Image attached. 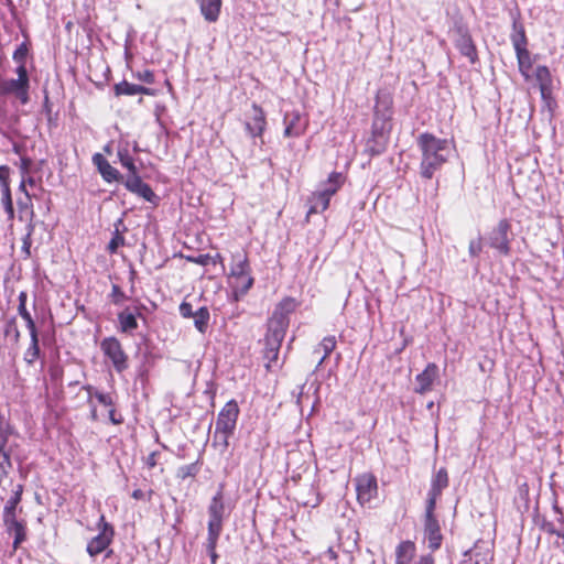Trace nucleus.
<instances>
[{
  "instance_id": "obj_17",
  "label": "nucleus",
  "mask_w": 564,
  "mask_h": 564,
  "mask_svg": "<svg viewBox=\"0 0 564 564\" xmlns=\"http://www.w3.org/2000/svg\"><path fill=\"white\" fill-rule=\"evenodd\" d=\"M438 377V367L434 362H430L425 369L415 377V381L417 383L415 388V392L420 394H425L426 392L432 390V386L436 378Z\"/></svg>"
},
{
  "instance_id": "obj_62",
  "label": "nucleus",
  "mask_w": 564,
  "mask_h": 564,
  "mask_svg": "<svg viewBox=\"0 0 564 564\" xmlns=\"http://www.w3.org/2000/svg\"><path fill=\"white\" fill-rule=\"evenodd\" d=\"M91 410H90V416H91V420L93 421H97L98 419V415H97V410H96V405L93 404L90 405Z\"/></svg>"
},
{
  "instance_id": "obj_41",
  "label": "nucleus",
  "mask_w": 564,
  "mask_h": 564,
  "mask_svg": "<svg viewBox=\"0 0 564 564\" xmlns=\"http://www.w3.org/2000/svg\"><path fill=\"white\" fill-rule=\"evenodd\" d=\"M40 357V346L30 345L24 352V360L32 365Z\"/></svg>"
},
{
  "instance_id": "obj_64",
  "label": "nucleus",
  "mask_w": 564,
  "mask_h": 564,
  "mask_svg": "<svg viewBox=\"0 0 564 564\" xmlns=\"http://www.w3.org/2000/svg\"><path fill=\"white\" fill-rule=\"evenodd\" d=\"M220 260H221L220 254H216L215 257H213V260L210 261V263L215 264L217 261H220Z\"/></svg>"
},
{
  "instance_id": "obj_42",
  "label": "nucleus",
  "mask_w": 564,
  "mask_h": 564,
  "mask_svg": "<svg viewBox=\"0 0 564 564\" xmlns=\"http://www.w3.org/2000/svg\"><path fill=\"white\" fill-rule=\"evenodd\" d=\"M26 300H28L26 292H24V291L20 292L19 296H18V301H19L18 313L21 317L31 315V313L26 308Z\"/></svg>"
},
{
  "instance_id": "obj_29",
  "label": "nucleus",
  "mask_w": 564,
  "mask_h": 564,
  "mask_svg": "<svg viewBox=\"0 0 564 564\" xmlns=\"http://www.w3.org/2000/svg\"><path fill=\"white\" fill-rule=\"evenodd\" d=\"M9 534H13V549L17 550L26 539V527L23 521L14 523L7 528Z\"/></svg>"
},
{
  "instance_id": "obj_60",
  "label": "nucleus",
  "mask_w": 564,
  "mask_h": 564,
  "mask_svg": "<svg viewBox=\"0 0 564 564\" xmlns=\"http://www.w3.org/2000/svg\"><path fill=\"white\" fill-rule=\"evenodd\" d=\"M144 496L143 491L141 489H135L133 492H132V497L134 499H142Z\"/></svg>"
},
{
  "instance_id": "obj_16",
  "label": "nucleus",
  "mask_w": 564,
  "mask_h": 564,
  "mask_svg": "<svg viewBox=\"0 0 564 564\" xmlns=\"http://www.w3.org/2000/svg\"><path fill=\"white\" fill-rule=\"evenodd\" d=\"M284 135L296 138L302 135L307 128V120L299 111H292L284 116Z\"/></svg>"
},
{
  "instance_id": "obj_12",
  "label": "nucleus",
  "mask_w": 564,
  "mask_h": 564,
  "mask_svg": "<svg viewBox=\"0 0 564 564\" xmlns=\"http://www.w3.org/2000/svg\"><path fill=\"white\" fill-rule=\"evenodd\" d=\"M356 491L361 505L370 502L378 492L377 479L372 474H362L356 478Z\"/></svg>"
},
{
  "instance_id": "obj_5",
  "label": "nucleus",
  "mask_w": 564,
  "mask_h": 564,
  "mask_svg": "<svg viewBox=\"0 0 564 564\" xmlns=\"http://www.w3.org/2000/svg\"><path fill=\"white\" fill-rule=\"evenodd\" d=\"M285 322L283 319H269L268 332L264 338V358L268 360L267 367H271V362L278 360L279 350L284 339Z\"/></svg>"
},
{
  "instance_id": "obj_63",
  "label": "nucleus",
  "mask_w": 564,
  "mask_h": 564,
  "mask_svg": "<svg viewBox=\"0 0 564 564\" xmlns=\"http://www.w3.org/2000/svg\"><path fill=\"white\" fill-rule=\"evenodd\" d=\"M31 186L33 187L35 185V180L34 177L30 176V175H26V186Z\"/></svg>"
},
{
  "instance_id": "obj_54",
  "label": "nucleus",
  "mask_w": 564,
  "mask_h": 564,
  "mask_svg": "<svg viewBox=\"0 0 564 564\" xmlns=\"http://www.w3.org/2000/svg\"><path fill=\"white\" fill-rule=\"evenodd\" d=\"M109 408V420L112 424H121L123 422V419L120 414H117L116 410L113 406H108Z\"/></svg>"
},
{
  "instance_id": "obj_15",
  "label": "nucleus",
  "mask_w": 564,
  "mask_h": 564,
  "mask_svg": "<svg viewBox=\"0 0 564 564\" xmlns=\"http://www.w3.org/2000/svg\"><path fill=\"white\" fill-rule=\"evenodd\" d=\"M124 186L131 193L137 194L142 197L147 202L153 203L156 198V195L152 191V188L144 183L141 177L138 175V172H133V174H128Z\"/></svg>"
},
{
  "instance_id": "obj_61",
  "label": "nucleus",
  "mask_w": 564,
  "mask_h": 564,
  "mask_svg": "<svg viewBox=\"0 0 564 564\" xmlns=\"http://www.w3.org/2000/svg\"><path fill=\"white\" fill-rule=\"evenodd\" d=\"M303 399H304V386L301 387V390L297 394V404H302L303 403Z\"/></svg>"
},
{
  "instance_id": "obj_58",
  "label": "nucleus",
  "mask_w": 564,
  "mask_h": 564,
  "mask_svg": "<svg viewBox=\"0 0 564 564\" xmlns=\"http://www.w3.org/2000/svg\"><path fill=\"white\" fill-rule=\"evenodd\" d=\"M31 343L30 345L40 346L39 333H30Z\"/></svg>"
},
{
  "instance_id": "obj_26",
  "label": "nucleus",
  "mask_w": 564,
  "mask_h": 564,
  "mask_svg": "<svg viewBox=\"0 0 564 564\" xmlns=\"http://www.w3.org/2000/svg\"><path fill=\"white\" fill-rule=\"evenodd\" d=\"M115 94L117 96H134V95H150L151 90L144 86L130 84L126 80L115 85Z\"/></svg>"
},
{
  "instance_id": "obj_3",
  "label": "nucleus",
  "mask_w": 564,
  "mask_h": 564,
  "mask_svg": "<svg viewBox=\"0 0 564 564\" xmlns=\"http://www.w3.org/2000/svg\"><path fill=\"white\" fill-rule=\"evenodd\" d=\"M223 489L224 486L221 485L210 499V502L207 507V534L220 535L223 532L224 522L230 514V509L225 503Z\"/></svg>"
},
{
  "instance_id": "obj_25",
  "label": "nucleus",
  "mask_w": 564,
  "mask_h": 564,
  "mask_svg": "<svg viewBox=\"0 0 564 564\" xmlns=\"http://www.w3.org/2000/svg\"><path fill=\"white\" fill-rule=\"evenodd\" d=\"M535 79L539 84L542 97L546 98L551 94L552 89V76L550 69L543 65L538 66L535 69Z\"/></svg>"
},
{
  "instance_id": "obj_47",
  "label": "nucleus",
  "mask_w": 564,
  "mask_h": 564,
  "mask_svg": "<svg viewBox=\"0 0 564 564\" xmlns=\"http://www.w3.org/2000/svg\"><path fill=\"white\" fill-rule=\"evenodd\" d=\"M15 511L17 510L3 509V522H4L6 528L20 522V520H18V518H17Z\"/></svg>"
},
{
  "instance_id": "obj_23",
  "label": "nucleus",
  "mask_w": 564,
  "mask_h": 564,
  "mask_svg": "<svg viewBox=\"0 0 564 564\" xmlns=\"http://www.w3.org/2000/svg\"><path fill=\"white\" fill-rule=\"evenodd\" d=\"M138 328L135 315L128 308L118 314V330L123 334L132 335Z\"/></svg>"
},
{
  "instance_id": "obj_2",
  "label": "nucleus",
  "mask_w": 564,
  "mask_h": 564,
  "mask_svg": "<svg viewBox=\"0 0 564 564\" xmlns=\"http://www.w3.org/2000/svg\"><path fill=\"white\" fill-rule=\"evenodd\" d=\"M229 280L237 300L243 296L253 285V278L250 274V265L246 253L237 252L232 254Z\"/></svg>"
},
{
  "instance_id": "obj_4",
  "label": "nucleus",
  "mask_w": 564,
  "mask_h": 564,
  "mask_svg": "<svg viewBox=\"0 0 564 564\" xmlns=\"http://www.w3.org/2000/svg\"><path fill=\"white\" fill-rule=\"evenodd\" d=\"M18 78L0 79V95L14 96L22 105L29 102L30 79L26 66L15 68Z\"/></svg>"
},
{
  "instance_id": "obj_53",
  "label": "nucleus",
  "mask_w": 564,
  "mask_h": 564,
  "mask_svg": "<svg viewBox=\"0 0 564 564\" xmlns=\"http://www.w3.org/2000/svg\"><path fill=\"white\" fill-rule=\"evenodd\" d=\"M189 260L200 265H207L213 260V257L210 254H199L195 258H189Z\"/></svg>"
},
{
  "instance_id": "obj_31",
  "label": "nucleus",
  "mask_w": 564,
  "mask_h": 564,
  "mask_svg": "<svg viewBox=\"0 0 564 564\" xmlns=\"http://www.w3.org/2000/svg\"><path fill=\"white\" fill-rule=\"evenodd\" d=\"M209 311L207 307L203 306L200 308H198L195 314H194V325L196 327V329L204 334L208 327V322H209Z\"/></svg>"
},
{
  "instance_id": "obj_21",
  "label": "nucleus",
  "mask_w": 564,
  "mask_h": 564,
  "mask_svg": "<svg viewBox=\"0 0 564 564\" xmlns=\"http://www.w3.org/2000/svg\"><path fill=\"white\" fill-rule=\"evenodd\" d=\"M330 197L324 194L321 189H316L307 199L308 212L307 216L312 214H319L325 212L329 206Z\"/></svg>"
},
{
  "instance_id": "obj_35",
  "label": "nucleus",
  "mask_w": 564,
  "mask_h": 564,
  "mask_svg": "<svg viewBox=\"0 0 564 564\" xmlns=\"http://www.w3.org/2000/svg\"><path fill=\"white\" fill-rule=\"evenodd\" d=\"M12 468L11 463V451L8 448V445L2 446V451L0 449V470L3 476H7Z\"/></svg>"
},
{
  "instance_id": "obj_13",
  "label": "nucleus",
  "mask_w": 564,
  "mask_h": 564,
  "mask_svg": "<svg viewBox=\"0 0 564 564\" xmlns=\"http://www.w3.org/2000/svg\"><path fill=\"white\" fill-rule=\"evenodd\" d=\"M448 486V474L445 468H440L431 480V488L427 492L426 508L435 509L437 499L442 491Z\"/></svg>"
},
{
  "instance_id": "obj_18",
  "label": "nucleus",
  "mask_w": 564,
  "mask_h": 564,
  "mask_svg": "<svg viewBox=\"0 0 564 564\" xmlns=\"http://www.w3.org/2000/svg\"><path fill=\"white\" fill-rule=\"evenodd\" d=\"M198 4L200 14L204 20L208 23H215L218 21L223 0H195Z\"/></svg>"
},
{
  "instance_id": "obj_7",
  "label": "nucleus",
  "mask_w": 564,
  "mask_h": 564,
  "mask_svg": "<svg viewBox=\"0 0 564 564\" xmlns=\"http://www.w3.org/2000/svg\"><path fill=\"white\" fill-rule=\"evenodd\" d=\"M100 349L111 361L116 371L122 372L128 368V356L118 338L113 336L104 338L100 343Z\"/></svg>"
},
{
  "instance_id": "obj_56",
  "label": "nucleus",
  "mask_w": 564,
  "mask_h": 564,
  "mask_svg": "<svg viewBox=\"0 0 564 564\" xmlns=\"http://www.w3.org/2000/svg\"><path fill=\"white\" fill-rule=\"evenodd\" d=\"M22 318H23V321L26 324V328L29 329V333L37 332L36 326H35V322H34V319L32 318L31 315H28V316L22 317Z\"/></svg>"
},
{
  "instance_id": "obj_11",
  "label": "nucleus",
  "mask_w": 564,
  "mask_h": 564,
  "mask_svg": "<svg viewBox=\"0 0 564 564\" xmlns=\"http://www.w3.org/2000/svg\"><path fill=\"white\" fill-rule=\"evenodd\" d=\"M435 509H429L425 507L424 516V541L427 542V546L431 551H436L441 547L443 535L438 520L434 514Z\"/></svg>"
},
{
  "instance_id": "obj_38",
  "label": "nucleus",
  "mask_w": 564,
  "mask_h": 564,
  "mask_svg": "<svg viewBox=\"0 0 564 564\" xmlns=\"http://www.w3.org/2000/svg\"><path fill=\"white\" fill-rule=\"evenodd\" d=\"M220 535L207 534L206 538V550L210 556L212 564H216L218 555L216 553L217 543Z\"/></svg>"
},
{
  "instance_id": "obj_32",
  "label": "nucleus",
  "mask_w": 564,
  "mask_h": 564,
  "mask_svg": "<svg viewBox=\"0 0 564 564\" xmlns=\"http://www.w3.org/2000/svg\"><path fill=\"white\" fill-rule=\"evenodd\" d=\"M1 205L4 208V212L8 216V220L14 219V208L11 195V188L1 189Z\"/></svg>"
},
{
  "instance_id": "obj_10",
  "label": "nucleus",
  "mask_w": 564,
  "mask_h": 564,
  "mask_svg": "<svg viewBox=\"0 0 564 564\" xmlns=\"http://www.w3.org/2000/svg\"><path fill=\"white\" fill-rule=\"evenodd\" d=\"M415 544L412 541H403L395 549V564H434L431 554H423L416 557Z\"/></svg>"
},
{
  "instance_id": "obj_45",
  "label": "nucleus",
  "mask_w": 564,
  "mask_h": 564,
  "mask_svg": "<svg viewBox=\"0 0 564 564\" xmlns=\"http://www.w3.org/2000/svg\"><path fill=\"white\" fill-rule=\"evenodd\" d=\"M0 187L10 188V167L7 165H0Z\"/></svg>"
},
{
  "instance_id": "obj_55",
  "label": "nucleus",
  "mask_w": 564,
  "mask_h": 564,
  "mask_svg": "<svg viewBox=\"0 0 564 564\" xmlns=\"http://www.w3.org/2000/svg\"><path fill=\"white\" fill-rule=\"evenodd\" d=\"M158 456H159V453L158 452H152L148 455V457L145 458V465L149 467V468H154L158 464Z\"/></svg>"
},
{
  "instance_id": "obj_36",
  "label": "nucleus",
  "mask_w": 564,
  "mask_h": 564,
  "mask_svg": "<svg viewBox=\"0 0 564 564\" xmlns=\"http://www.w3.org/2000/svg\"><path fill=\"white\" fill-rule=\"evenodd\" d=\"M118 159L119 162L123 167H126L129 171V174H133V172H138L137 167L134 165L133 159L129 154V151L127 149H119L118 150Z\"/></svg>"
},
{
  "instance_id": "obj_28",
  "label": "nucleus",
  "mask_w": 564,
  "mask_h": 564,
  "mask_svg": "<svg viewBox=\"0 0 564 564\" xmlns=\"http://www.w3.org/2000/svg\"><path fill=\"white\" fill-rule=\"evenodd\" d=\"M336 347V338L335 336H327L324 337L323 340L318 344L317 347L314 349V354H321L323 352V356L318 360L317 368L322 366L324 360L332 354V351Z\"/></svg>"
},
{
  "instance_id": "obj_30",
  "label": "nucleus",
  "mask_w": 564,
  "mask_h": 564,
  "mask_svg": "<svg viewBox=\"0 0 564 564\" xmlns=\"http://www.w3.org/2000/svg\"><path fill=\"white\" fill-rule=\"evenodd\" d=\"M519 72L521 75L528 79L530 77V69L532 66L530 52L528 50H522L516 52Z\"/></svg>"
},
{
  "instance_id": "obj_39",
  "label": "nucleus",
  "mask_w": 564,
  "mask_h": 564,
  "mask_svg": "<svg viewBox=\"0 0 564 564\" xmlns=\"http://www.w3.org/2000/svg\"><path fill=\"white\" fill-rule=\"evenodd\" d=\"M29 48L25 43H21L13 53V61L18 64L17 67L25 66Z\"/></svg>"
},
{
  "instance_id": "obj_44",
  "label": "nucleus",
  "mask_w": 564,
  "mask_h": 564,
  "mask_svg": "<svg viewBox=\"0 0 564 564\" xmlns=\"http://www.w3.org/2000/svg\"><path fill=\"white\" fill-rule=\"evenodd\" d=\"M481 251H482L481 238L478 237L477 239L470 240L469 247H468L469 256L473 258L478 257L481 253Z\"/></svg>"
},
{
  "instance_id": "obj_43",
  "label": "nucleus",
  "mask_w": 564,
  "mask_h": 564,
  "mask_svg": "<svg viewBox=\"0 0 564 564\" xmlns=\"http://www.w3.org/2000/svg\"><path fill=\"white\" fill-rule=\"evenodd\" d=\"M110 297H111L112 303L116 305L123 303V301L127 299L123 291L117 284L112 285Z\"/></svg>"
},
{
  "instance_id": "obj_33",
  "label": "nucleus",
  "mask_w": 564,
  "mask_h": 564,
  "mask_svg": "<svg viewBox=\"0 0 564 564\" xmlns=\"http://www.w3.org/2000/svg\"><path fill=\"white\" fill-rule=\"evenodd\" d=\"M459 52L469 58L471 63H475L477 58L476 48L469 37H463L458 43Z\"/></svg>"
},
{
  "instance_id": "obj_59",
  "label": "nucleus",
  "mask_w": 564,
  "mask_h": 564,
  "mask_svg": "<svg viewBox=\"0 0 564 564\" xmlns=\"http://www.w3.org/2000/svg\"><path fill=\"white\" fill-rule=\"evenodd\" d=\"M550 533L555 534L564 540V528L563 529H551Z\"/></svg>"
},
{
  "instance_id": "obj_50",
  "label": "nucleus",
  "mask_w": 564,
  "mask_h": 564,
  "mask_svg": "<svg viewBox=\"0 0 564 564\" xmlns=\"http://www.w3.org/2000/svg\"><path fill=\"white\" fill-rule=\"evenodd\" d=\"M10 333H13L14 335V340L18 341L19 338H20V332L17 327V324H15V318L12 317L11 319H9L6 324V334H10Z\"/></svg>"
},
{
  "instance_id": "obj_19",
  "label": "nucleus",
  "mask_w": 564,
  "mask_h": 564,
  "mask_svg": "<svg viewBox=\"0 0 564 564\" xmlns=\"http://www.w3.org/2000/svg\"><path fill=\"white\" fill-rule=\"evenodd\" d=\"M473 564H489L492 560L491 550L487 542L479 541L474 547L465 553Z\"/></svg>"
},
{
  "instance_id": "obj_27",
  "label": "nucleus",
  "mask_w": 564,
  "mask_h": 564,
  "mask_svg": "<svg viewBox=\"0 0 564 564\" xmlns=\"http://www.w3.org/2000/svg\"><path fill=\"white\" fill-rule=\"evenodd\" d=\"M88 393V403L90 405L94 404V399L97 400V402L106 408L108 406H115L113 398L110 393L101 392L94 388L93 386H87L84 388Z\"/></svg>"
},
{
  "instance_id": "obj_52",
  "label": "nucleus",
  "mask_w": 564,
  "mask_h": 564,
  "mask_svg": "<svg viewBox=\"0 0 564 564\" xmlns=\"http://www.w3.org/2000/svg\"><path fill=\"white\" fill-rule=\"evenodd\" d=\"M135 77L141 80V82H144L147 84H152L154 83V75L151 70L149 69H144V70H141V72H138L135 74Z\"/></svg>"
},
{
  "instance_id": "obj_49",
  "label": "nucleus",
  "mask_w": 564,
  "mask_h": 564,
  "mask_svg": "<svg viewBox=\"0 0 564 564\" xmlns=\"http://www.w3.org/2000/svg\"><path fill=\"white\" fill-rule=\"evenodd\" d=\"M31 165H32V160L30 158H26V156L21 158V160H20L21 178L26 177V175H29Z\"/></svg>"
},
{
  "instance_id": "obj_8",
  "label": "nucleus",
  "mask_w": 564,
  "mask_h": 564,
  "mask_svg": "<svg viewBox=\"0 0 564 564\" xmlns=\"http://www.w3.org/2000/svg\"><path fill=\"white\" fill-rule=\"evenodd\" d=\"M239 415V408L236 401L231 400L220 410L216 421V433H221L227 440L236 427Z\"/></svg>"
},
{
  "instance_id": "obj_20",
  "label": "nucleus",
  "mask_w": 564,
  "mask_h": 564,
  "mask_svg": "<svg viewBox=\"0 0 564 564\" xmlns=\"http://www.w3.org/2000/svg\"><path fill=\"white\" fill-rule=\"evenodd\" d=\"M93 163L107 183H111L119 180L120 174L118 170L111 166L102 154L95 153L93 155Z\"/></svg>"
},
{
  "instance_id": "obj_24",
  "label": "nucleus",
  "mask_w": 564,
  "mask_h": 564,
  "mask_svg": "<svg viewBox=\"0 0 564 564\" xmlns=\"http://www.w3.org/2000/svg\"><path fill=\"white\" fill-rule=\"evenodd\" d=\"M296 301L291 297H286L280 302V304L275 307L272 317L270 319L278 318L283 319L285 322V328L289 327V315L296 308Z\"/></svg>"
},
{
  "instance_id": "obj_22",
  "label": "nucleus",
  "mask_w": 564,
  "mask_h": 564,
  "mask_svg": "<svg viewBox=\"0 0 564 564\" xmlns=\"http://www.w3.org/2000/svg\"><path fill=\"white\" fill-rule=\"evenodd\" d=\"M345 180L346 178L343 173L332 172L328 178L319 184L318 189L332 198L344 185Z\"/></svg>"
},
{
  "instance_id": "obj_9",
  "label": "nucleus",
  "mask_w": 564,
  "mask_h": 564,
  "mask_svg": "<svg viewBox=\"0 0 564 564\" xmlns=\"http://www.w3.org/2000/svg\"><path fill=\"white\" fill-rule=\"evenodd\" d=\"M510 221L508 219H501L488 237V245L502 256L510 254Z\"/></svg>"
},
{
  "instance_id": "obj_48",
  "label": "nucleus",
  "mask_w": 564,
  "mask_h": 564,
  "mask_svg": "<svg viewBox=\"0 0 564 564\" xmlns=\"http://www.w3.org/2000/svg\"><path fill=\"white\" fill-rule=\"evenodd\" d=\"M124 243V238L118 232L116 231L115 236L112 237V239L110 240L109 245H108V250L110 252H116L117 249L122 246Z\"/></svg>"
},
{
  "instance_id": "obj_14",
  "label": "nucleus",
  "mask_w": 564,
  "mask_h": 564,
  "mask_svg": "<svg viewBox=\"0 0 564 564\" xmlns=\"http://www.w3.org/2000/svg\"><path fill=\"white\" fill-rule=\"evenodd\" d=\"M267 120L264 111L257 104H252L251 113L245 121V128L251 138L261 137L265 130Z\"/></svg>"
},
{
  "instance_id": "obj_6",
  "label": "nucleus",
  "mask_w": 564,
  "mask_h": 564,
  "mask_svg": "<svg viewBox=\"0 0 564 564\" xmlns=\"http://www.w3.org/2000/svg\"><path fill=\"white\" fill-rule=\"evenodd\" d=\"M98 534L94 536L87 544L86 551L91 557H96L106 551L111 544L115 530L113 527L106 521L105 516L101 514L97 522Z\"/></svg>"
},
{
  "instance_id": "obj_34",
  "label": "nucleus",
  "mask_w": 564,
  "mask_h": 564,
  "mask_svg": "<svg viewBox=\"0 0 564 564\" xmlns=\"http://www.w3.org/2000/svg\"><path fill=\"white\" fill-rule=\"evenodd\" d=\"M199 469L200 465L199 462L197 460L195 463L181 466L177 469L176 476L177 478L185 480L186 478L195 477L199 473Z\"/></svg>"
},
{
  "instance_id": "obj_51",
  "label": "nucleus",
  "mask_w": 564,
  "mask_h": 564,
  "mask_svg": "<svg viewBox=\"0 0 564 564\" xmlns=\"http://www.w3.org/2000/svg\"><path fill=\"white\" fill-rule=\"evenodd\" d=\"M180 314L184 318H191L194 317L195 312H193L192 304L187 302H182L178 307Z\"/></svg>"
},
{
  "instance_id": "obj_57",
  "label": "nucleus",
  "mask_w": 564,
  "mask_h": 564,
  "mask_svg": "<svg viewBox=\"0 0 564 564\" xmlns=\"http://www.w3.org/2000/svg\"><path fill=\"white\" fill-rule=\"evenodd\" d=\"M19 192H21L25 197L26 194H30L26 189V177L21 178L20 185H19Z\"/></svg>"
},
{
  "instance_id": "obj_1",
  "label": "nucleus",
  "mask_w": 564,
  "mask_h": 564,
  "mask_svg": "<svg viewBox=\"0 0 564 564\" xmlns=\"http://www.w3.org/2000/svg\"><path fill=\"white\" fill-rule=\"evenodd\" d=\"M417 147L421 151L420 174L431 180L434 174L447 162L452 147L447 139H441L431 133L417 137Z\"/></svg>"
},
{
  "instance_id": "obj_46",
  "label": "nucleus",
  "mask_w": 564,
  "mask_h": 564,
  "mask_svg": "<svg viewBox=\"0 0 564 564\" xmlns=\"http://www.w3.org/2000/svg\"><path fill=\"white\" fill-rule=\"evenodd\" d=\"M22 486H19L14 495L6 502L4 509L17 510L19 502L21 501Z\"/></svg>"
},
{
  "instance_id": "obj_37",
  "label": "nucleus",
  "mask_w": 564,
  "mask_h": 564,
  "mask_svg": "<svg viewBox=\"0 0 564 564\" xmlns=\"http://www.w3.org/2000/svg\"><path fill=\"white\" fill-rule=\"evenodd\" d=\"M17 204L21 214L29 216L31 219L33 218L34 210L31 194H26V197L19 198Z\"/></svg>"
},
{
  "instance_id": "obj_40",
  "label": "nucleus",
  "mask_w": 564,
  "mask_h": 564,
  "mask_svg": "<svg viewBox=\"0 0 564 564\" xmlns=\"http://www.w3.org/2000/svg\"><path fill=\"white\" fill-rule=\"evenodd\" d=\"M511 41L516 52L527 50V37L522 28L512 35Z\"/></svg>"
}]
</instances>
